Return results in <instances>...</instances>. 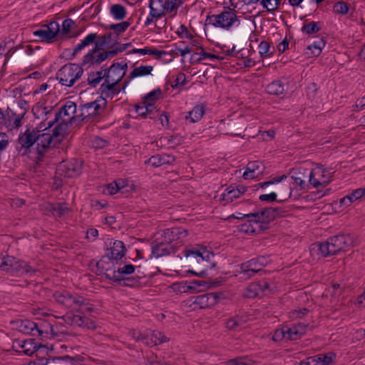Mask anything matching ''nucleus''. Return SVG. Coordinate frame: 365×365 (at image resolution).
<instances>
[{"label": "nucleus", "mask_w": 365, "mask_h": 365, "mask_svg": "<svg viewBox=\"0 0 365 365\" xmlns=\"http://www.w3.org/2000/svg\"><path fill=\"white\" fill-rule=\"evenodd\" d=\"M334 356V354L331 352L325 354H318L301 361L299 365H329L333 360Z\"/></svg>", "instance_id": "obj_19"}, {"label": "nucleus", "mask_w": 365, "mask_h": 365, "mask_svg": "<svg viewBox=\"0 0 365 365\" xmlns=\"http://www.w3.org/2000/svg\"><path fill=\"white\" fill-rule=\"evenodd\" d=\"M314 175H315V172L314 170H312L309 173V183L314 187H318L319 186H323V187H325L326 185H327L331 180L329 179L327 180H323V181H320L318 179H316L314 178Z\"/></svg>", "instance_id": "obj_50"}, {"label": "nucleus", "mask_w": 365, "mask_h": 365, "mask_svg": "<svg viewBox=\"0 0 365 365\" xmlns=\"http://www.w3.org/2000/svg\"><path fill=\"white\" fill-rule=\"evenodd\" d=\"M333 9L336 14L345 15L349 12V6L348 3L339 1L334 4Z\"/></svg>", "instance_id": "obj_51"}, {"label": "nucleus", "mask_w": 365, "mask_h": 365, "mask_svg": "<svg viewBox=\"0 0 365 365\" xmlns=\"http://www.w3.org/2000/svg\"><path fill=\"white\" fill-rule=\"evenodd\" d=\"M173 289L180 292H192V287L189 285L188 282L173 284Z\"/></svg>", "instance_id": "obj_59"}, {"label": "nucleus", "mask_w": 365, "mask_h": 365, "mask_svg": "<svg viewBox=\"0 0 365 365\" xmlns=\"http://www.w3.org/2000/svg\"><path fill=\"white\" fill-rule=\"evenodd\" d=\"M316 246L322 257H327L346 252L354 246V239L349 234H339L329 237L324 242L317 244Z\"/></svg>", "instance_id": "obj_2"}, {"label": "nucleus", "mask_w": 365, "mask_h": 365, "mask_svg": "<svg viewBox=\"0 0 365 365\" xmlns=\"http://www.w3.org/2000/svg\"><path fill=\"white\" fill-rule=\"evenodd\" d=\"M76 112V104L73 101H67L58 111L56 113L55 118L48 123V128H51L55 123L61 120L62 116H68L71 118V114H74Z\"/></svg>", "instance_id": "obj_18"}, {"label": "nucleus", "mask_w": 365, "mask_h": 365, "mask_svg": "<svg viewBox=\"0 0 365 365\" xmlns=\"http://www.w3.org/2000/svg\"><path fill=\"white\" fill-rule=\"evenodd\" d=\"M75 24V21L71 19H66L63 21L61 34L63 35L71 33L72 26Z\"/></svg>", "instance_id": "obj_60"}, {"label": "nucleus", "mask_w": 365, "mask_h": 365, "mask_svg": "<svg viewBox=\"0 0 365 365\" xmlns=\"http://www.w3.org/2000/svg\"><path fill=\"white\" fill-rule=\"evenodd\" d=\"M210 284V285H207V282L202 280H192L189 282V285L192 287V292H199L200 289L198 288L201 286L206 287L207 288L211 287H217L220 284V282L217 281H215Z\"/></svg>", "instance_id": "obj_43"}, {"label": "nucleus", "mask_w": 365, "mask_h": 365, "mask_svg": "<svg viewBox=\"0 0 365 365\" xmlns=\"http://www.w3.org/2000/svg\"><path fill=\"white\" fill-rule=\"evenodd\" d=\"M48 206V210L52 212L53 215L57 216L58 217H62L68 210V207L61 203L56 205L49 204Z\"/></svg>", "instance_id": "obj_46"}, {"label": "nucleus", "mask_w": 365, "mask_h": 365, "mask_svg": "<svg viewBox=\"0 0 365 365\" xmlns=\"http://www.w3.org/2000/svg\"><path fill=\"white\" fill-rule=\"evenodd\" d=\"M104 55V51L92 48L83 56L81 62L82 66H85L88 65L91 66L94 65H100L102 62L107 59Z\"/></svg>", "instance_id": "obj_16"}, {"label": "nucleus", "mask_w": 365, "mask_h": 365, "mask_svg": "<svg viewBox=\"0 0 365 365\" xmlns=\"http://www.w3.org/2000/svg\"><path fill=\"white\" fill-rule=\"evenodd\" d=\"M34 35L40 38L41 41L51 43L55 40H65L66 37L60 36L59 25L56 21H51L48 24H43L40 29L34 31Z\"/></svg>", "instance_id": "obj_8"}, {"label": "nucleus", "mask_w": 365, "mask_h": 365, "mask_svg": "<svg viewBox=\"0 0 365 365\" xmlns=\"http://www.w3.org/2000/svg\"><path fill=\"white\" fill-rule=\"evenodd\" d=\"M284 339H287V327L275 330L272 336V340L274 341H280Z\"/></svg>", "instance_id": "obj_57"}, {"label": "nucleus", "mask_w": 365, "mask_h": 365, "mask_svg": "<svg viewBox=\"0 0 365 365\" xmlns=\"http://www.w3.org/2000/svg\"><path fill=\"white\" fill-rule=\"evenodd\" d=\"M265 264L266 259L264 257H259L241 264L240 269L242 273L247 274L250 277L255 274L261 272Z\"/></svg>", "instance_id": "obj_15"}, {"label": "nucleus", "mask_w": 365, "mask_h": 365, "mask_svg": "<svg viewBox=\"0 0 365 365\" xmlns=\"http://www.w3.org/2000/svg\"><path fill=\"white\" fill-rule=\"evenodd\" d=\"M165 245H168L167 243H164V240L162 239L160 242H157L155 240L153 242V245L152 247V254L156 257H160L165 256V253H160L161 247Z\"/></svg>", "instance_id": "obj_54"}, {"label": "nucleus", "mask_w": 365, "mask_h": 365, "mask_svg": "<svg viewBox=\"0 0 365 365\" xmlns=\"http://www.w3.org/2000/svg\"><path fill=\"white\" fill-rule=\"evenodd\" d=\"M239 231L244 233H256L260 232L262 230L255 225L254 217H250L246 222L239 226Z\"/></svg>", "instance_id": "obj_35"}, {"label": "nucleus", "mask_w": 365, "mask_h": 365, "mask_svg": "<svg viewBox=\"0 0 365 365\" xmlns=\"http://www.w3.org/2000/svg\"><path fill=\"white\" fill-rule=\"evenodd\" d=\"M237 21H238L237 11L230 6H225L224 11L220 14L207 16L206 19L207 23L222 29L230 28Z\"/></svg>", "instance_id": "obj_6"}, {"label": "nucleus", "mask_w": 365, "mask_h": 365, "mask_svg": "<svg viewBox=\"0 0 365 365\" xmlns=\"http://www.w3.org/2000/svg\"><path fill=\"white\" fill-rule=\"evenodd\" d=\"M284 211L280 207H265L260 211L244 215V217H254L255 225L261 230L269 228V222L274 221L277 217L282 216Z\"/></svg>", "instance_id": "obj_4"}, {"label": "nucleus", "mask_w": 365, "mask_h": 365, "mask_svg": "<svg viewBox=\"0 0 365 365\" xmlns=\"http://www.w3.org/2000/svg\"><path fill=\"white\" fill-rule=\"evenodd\" d=\"M135 269V267L133 264H126L121 268H118V270H115V276L117 278H123L128 274H131L134 272Z\"/></svg>", "instance_id": "obj_49"}, {"label": "nucleus", "mask_w": 365, "mask_h": 365, "mask_svg": "<svg viewBox=\"0 0 365 365\" xmlns=\"http://www.w3.org/2000/svg\"><path fill=\"white\" fill-rule=\"evenodd\" d=\"M266 91L270 95L279 96L284 92V86L281 81H274L267 86Z\"/></svg>", "instance_id": "obj_36"}, {"label": "nucleus", "mask_w": 365, "mask_h": 365, "mask_svg": "<svg viewBox=\"0 0 365 365\" xmlns=\"http://www.w3.org/2000/svg\"><path fill=\"white\" fill-rule=\"evenodd\" d=\"M82 63L76 64L69 63L63 66L56 73V78L60 84L67 87L74 85L83 73Z\"/></svg>", "instance_id": "obj_3"}, {"label": "nucleus", "mask_w": 365, "mask_h": 365, "mask_svg": "<svg viewBox=\"0 0 365 365\" xmlns=\"http://www.w3.org/2000/svg\"><path fill=\"white\" fill-rule=\"evenodd\" d=\"M53 298L60 304L67 308H76L81 301V296L76 293H71L67 290L56 291L53 294Z\"/></svg>", "instance_id": "obj_13"}, {"label": "nucleus", "mask_w": 365, "mask_h": 365, "mask_svg": "<svg viewBox=\"0 0 365 365\" xmlns=\"http://www.w3.org/2000/svg\"><path fill=\"white\" fill-rule=\"evenodd\" d=\"M188 231L182 227H172L170 229H165L163 231L161 235L164 243L168 245H175V247L182 246L183 245V240L187 236Z\"/></svg>", "instance_id": "obj_11"}, {"label": "nucleus", "mask_w": 365, "mask_h": 365, "mask_svg": "<svg viewBox=\"0 0 365 365\" xmlns=\"http://www.w3.org/2000/svg\"><path fill=\"white\" fill-rule=\"evenodd\" d=\"M110 12L116 20H123L127 14L125 6L118 4L112 5Z\"/></svg>", "instance_id": "obj_38"}, {"label": "nucleus", "mask_w": 365, "mask_h": 365, "mask_svg": "<svg viewBox=\"0 0 365 365\" xmlns=\"http://www.w3.org/2000/svg\"><path fill=\"white\" fill-rule=\"evenodd\" d=\"M121 68L120 67V63H113L109 68L103 69L105 80L108 83L110 79H116L120 76V81L123 79L125 76V72L120 73Z\"/></svg>", "instance_id": "obj_28"}, {"label": "nucleus", "mask_w": 365, "mask_h": 365, "mask_svg": "<svg viewBox=\"0 0 365 365\" xmlns=\"http://www.w3.org/2000/svg\"><path fill=\"white\" fill-rule=\"evenodd\" d=\"M117 44H118L117 39H113V41H107L105 36L98 35L93 48L103 51L106 47L108 48H113Z\"/></svg>", "instance_id": "obj_31"}, {"label": "nucleus", "mask_w": 365, "mask_h": 365, "mask_svg": "<svg viewBox=\"0 0 365 365\" xmlns=\"http://www.w3.org/2000/svg\"><path fill=\"white\" fill-rule=\"evenodd\" d=\"M205 58L213 59L214 58H217V55L207 53L202 50L200 53H195L192 56L190 63L192 64L200 63Z\"/></svg>", "instance_id": "obj_42"}, {"label": "nucleus", "mask_w": 365, "mask_h": 365, "mask_svg": "<svg viewBox=\"0 0 365 365\" xmlns=\"http://www.w3.org/2000/svg\"><path fill=\"white\" fill-rule=\"evenodd\" d=\"M365 195V187L358 188L353 190L350 194L347 195L349 197L351 202H354L358 199H360Z\"/></svg>", "instance_id": "obj_58"}, {"label": "nucleus", "mask_w": 365, "mask_h": 365, "mask_svg": "<svg viewBox=\"0 0 365 365\" xmlns=\"http://www.w3.org/2000/svg\"><path fill=\"white\" fill-rule=\"evenodd\" d=\"M132 336L136 341H141L146 345H150L148 336L144 334H142L140 331L133 330L132 332Z\"/></svg>", "instance_id": "obj_56"}, {"label": "nucleus", "mask_w": 365, "mask_h": 365, "mask_svg": "<svg viewBox=\"0 0 365 365\" xmlns=\"http://www.w3.org/2000/svg\"><path fill=\"white\" fill-rule=\"evenodd\" d=\"M142 104L144 107V110H145V112H147L148 115H152L150 116V118L154 119L156 117L159 116V112L156 109V107L153 103L146 101L145 103Z\"/></svg>", "instance_id": "obj_52"}, {"label": "nucleus", "mask_w": 365, "mask_h": 365, "mask_svg": "<svg viewBox=\"0 0 365 365\" xmlns=\"http://www.w3.org/2000/svg\"><path fill=\"white\" fill-rule=\"evenodd\" d=\"M123 188V185L119 181H114L107 185V191L110 195H114L120 192Z\"/></svg>", "instance_id": "obj_55"}, {"label": "nucleus", "mask_w": 365, "mask_h": 365, "mask_svg": "<svg viewBox=\"0 0 365 365\" xmlns=\"http://www.w3.org/2000/svg\"><path fill=\"white\" fill-rule=\"evenodd\" d=\"M81 301L82 302H80L77 304L76 307L78 308L77 312L84 314L85 312H91L93 311V305L89 302V299L81 296Z\"/></svg>", "instance_id": "obj_47"}, {"label": "nucleus", "mask_w": 365, "mask_h": 365, "mask_svg": "<svg viewBox=\"0 0 365 365\" xmlns=\"http://www.w3.org/2000/svg\"><path fill=\"white\" fill-rule=\"evenodd\" d=\"M184 253L187 263L199 271L188 270V273L204 277L207 274L206 269L216 267V262L211 261V257H213L215 254L213 252L207 250L205 247L200 246L199 248L187 249Z\"/></svg>", "instance_id": "obj_1"}, {"label": "nucleus", "mask_w": 365, "mask_h": 365, "mask_svg": "<svg viewBox=\"0 0 365 365\" xmlns=\"http://www.w3.org/2000/svg\"><path fill=\"white\" fill-rule=\"evenodd\" d=\"M125 252L126 248L124 243L120 240H115L113 245L107 250L106 255L113 260L118 261L125 256Z\"/></svg>", "instance_id": "obj_21"}, {"label": "nucleus", "mask_w": 365, "mask_h": 365, "mask_svg": "<svg viewBox=\"0 0 365 365\" xmlns=\"http://www.w3.org/2000/svg\"><path fill=\"white\" fill-rule=\"evenodd\" d=\"M19 348L21 350L16 349V351H21L27 356H31L34 353L41 354L43 351L48 354V351L53 350V346L50 347L47 344H37L35 339H28L24 340L15 339L13 342V349Z\"/></svg>", "instance_id": "obj_7"}, {"label": "nucleus", "mask_w": 365, "mask_h": 365, "mask_svg": "<svg viewBox=\"0 0 365 365\" xmlns=\"http://www.w3.org/2000/svg\"><path fill=\"white\" fill-rule=\"evenodd\" d=\"M36 148L34 150V154L36 156L34 160L36 165H39L43 161L46 153L50 148L52 141L55 139L48 133L42 134L38 133L36 134Z\"/></svg>", "instance_id": "obj_9"}, {"label": "nucleus", "mask_w": 365, "mask_h": 365, "mask_svg": "<svg viewBox=\"0 0 365 365\" xmlns=\"http://www.w3.org/2000/svg\"><path fill=\"white\" fill-rule=\"evenodd\" d=\"M240 197L239 192L235 188V184L230 185L222 195L221 201L225 202L224 204L232 202L234 199Z\"/></svg>", "instance_id": "obj_34"}, {"label": "nucleus", "mask_w": 365, "mask_h": 365, "mask_svg": "<svg viewBox=\"0 0 365 365\" xmlns=\"http://www.w3.org/2000/svg\"><path fill=\"white\" fill-rule=\"evenodd\" d=\"M320 22L311 21L308 24H305L302 27V31L307 34H314L320 31V27L318 26V24Z\"/></svg>", "instance_id": "obj_48"}, {"label": "nucleus", "mask_w": 365, "mask_h": 365, "mask_svg": "<svg viewBox=\"0 0 365 365\" xmlns=\"http://www.w3.org/2000/svg\"><path fill=\"white\" fill-rule=\"evenodd\" d=\"M39 130H33L30 131L26 130L24 133L20 134L18 138V143L21 145V148H24V154L31 153V148L36 143V134L38 133Z\"/></svg>", "instance_id": "obj_17"}, {"label": "nucleus", "mask_w": 365, "mask_h": 365, "mask_svg": "<svg viewBox=\"0 0 365 365\" xmlns=\"http://www.w3.org/2000/svg\"><path fill=\"white\" fill-rule=\"evenodd\" d=\"M78 118L77 116H72L68 120L62 119L61 122L56 125L53 128L51 135L58 143H61L65 134L68 129V124H71L73 121Z\"/></svg>", "instance_id": "obj_20"}, {"label": "nucleus", "mask_w": 365, "mask_h": 365, "mask_svg": "<svg viewBox=\"0 0 365 365\" xmlns=\"http://www.w3.org/2000/svg\"><path fill=\"white\" fill-rule=\"evenodd\" d=\"M269 283L264 280L252 283L247 288V294L249 297H255L259 294V292H264L269 288Z\"/></svg>", "instance_id": "obj_29"}, {"label": "nucleus", "mask_w": 365, "mask_h": 365, "mask_svg": "<svg viewBox=\"0 0 365 365\" xmlns=\"http://www.w3.org/2000/svg\"><path fill=\"white\" fill-rule=\"evenodd\" d=\"M153 67L152 66H140L135 68L130 73V78L147 76L151 73Z\"/></svg>", "instance_id": "obj_41"}, {"label": "nucleus", "mask_w": 365, "mask_h": 365, "mask_svg": "<svg viewBox=\"0 0 365 365\" xmlns=\"http://www.w3.org/2000/svg\"><path fill=\"white\" fill-rule=\"evenodd\" d=\"M325 44L326 40L322 37L318 41H314L312 44L309 45L307 49L311 51L314 56H318L322 53V50L325 46Z\"/></svg>", "instance_id": "obj_40"}, {"label": "nucleus", "mask_w": 365, "mask_h": 365, "mask_svg": "<svg viewBox=\"0 0 365 365\" xmlns=\"http://www.w3.org/2000/svg\"><path fill=\"white\" fill-rule=\"evenodd\" d=\"M205 106L202 104L196 105L185 116V119L190 120L191 123H196L200 120L205 114Z\"/></svg>", "instance_id": "obj_33"}, {"label": "nucleus", "mask_w": 365, "mask_h": 365, "mask_svg": "<svg viewBox=\"0 0 365 365\" xmlns=\"http://www.w3.org/2000/svg\"><path fill=\"white\" fill-rule=\"evenodd\" d=\"M166 2L167 0H150L149 8L152 14L155 15L156 14V15L164 16L165 15Z\"/></svg>", "instance_id": "obj_32"}, {"label": "nucleus", "mask_w": 365, "mask_h": 365, "mask_svg": "<svg viewBox=\"0 0 365 365\" xmlns=\"http://www.w3.org/2000/svg\"><path fill=\"white\" fill-rule=\"evenodd\" d=\"M16 329L20 332L26 334L35 336V331L38 333V336H42L45 332L48 334V331H44L41 329L42 325L39 327L36 323L29 319H19L11 322Z\"/></svg>", "instance_id": "obj_14"}, {"label": "nucleus", "mask_w": 365, "mask_h": 365, "mask_svg": "<svg viewBox=\"0 0 365 365\" xmlns=\"http://www.w3.org/2000/svg\"><path fill=\"white\" fill-rule=\"evenodd\" d=\"M107 279L118 282L119 284L125 287H135L140 284V277H124L123 278H117L115 276V270L113 272V274H107Z\"/></svg>", "instance_id": "obj_24"}, {"label": "nucleus", "mask_w": 365, "mask_h": 365, "mask_svg": "<svg viewBox=\"0 0 365 365\" xmlns=\"http://www.w3.org/2000/svg\"><path fill=\"white\" fill-rule=\"evenodd\" d=\"M262 163L259 161L250 162L247 164V170L248 172H252L253 173L255 171H259L257 174H260L263 172V169H261Z\"/></svg>", "instance_id": "obj_61"}, {"label": "nucleus", "mask_w": 365, "mask_h": 365, "mask_svg": "<svg viewBox=\"0 0 365 365\" xmlns=\"http://www.w3.org/2000/svg\"><path fill=\"white\" fill-rule=\"evenodd\" d=\"M162 94V91L160 88H158L155 90L152 91L151 92L148 93L146 96H144L142 103H145L146 101H157L160 96Z\"/></svg>", "instance_id": "obj_53"}, {"label": "nucleus", "mask_w": 365, "mask_h": 365, "mask_svg": "<svg viewBox=\"0 0 365 365\" xmlns=\"http://www.w3.org/2000/svg\"><path fill=\"white\" fill-rule=\"evenodd\" d=\"M98 34L96 33H91L88 34L82 41L83 45L86 47L94 44L96 42Z\"/></svg>", "instance_id": "obj_62"}, {"label": "nucleus", "mask_w": 365, "mask_h": 365, "mask_svg": "<svg viewBox=\"0 0 365 365\" xmlns=\"http://www.w3.org/2000/svg\"><path fill=\"white\" fill-rule=\"evenodd\" d=\"M308 325L298 324L292 327H287V340H297L305 334Z\"/></svg>", "instance_id": "obj_27"}, {"label": "nucleus", "mask_w": 365, "mask_h": 365, "mask_svg": "<svg viewBox=\"0 0 365 365\" xmlns=\"http://www.w3.org/2000/svg\"><path fill=\"white\" fill-rule=\"evenodd\" d=\"M113 261V259L105 255L96 263V267L98 270L103 273L106 279L107 274H113V272L115 270L114 269L115 264Z\"/></svg>", "instance_id": "obj_25"}, {"label": "nucleus", "mask_w": 365, "mask_h": 365, "mask_svg": "<svg viewBox=\"0 0 365 365\" xmlns=\"http://www.w3.org/2000/svg\"><path fill=\"white\" fill-rule=\"evenodd\" d=\"M82 170V161L76 158L61 162L56 168V173L67 178L79 175Z\"/></svg>", "instance_id": "obj_12"}, {"label": "nucleus", "mask_w": 365, "mask_h": 365, "mask_svg": "<svg viewBox=\"0 0 365 365\" xmlns=\"http://www.w3.org/2000/svg\"><path fill=\"white\" fill-rule=\"evenodd\" d=\"M87 110V113H82L81 115H77V118L81 120L85 119H91L93 117H96L100 115V110H103L98 103V101H94L87 103L82 106V110Z\"/></svg>", "instance_id": "obj_22"}, {"label": "nucleus", "mask_w": 365, "mask_h": 365, "mask_svg": "<svg viewBox=\"0 0 365 365\" xmlns=\"http://www.w3.org/2000/svg\"><path fill=\"white\" fill-rule=\"evenodd\" d=\"M76 325L80 327H86L88 329H95L96 328V322L84 316L78 314V318H76Z\"/></svg>", "instance_id": "obj_39"}, {"label": "nucleus", "mask_w": 365, "mask_h": 365, "mask_svg": "<svg viewBox=\"0 0 365 365\" xmlns=\"http://www.w3.org/2000/svg\"><path fill=\"white\" fill-rule=\"evenodd\" d=\"M73 356L63 355L59 356H46L45 364L46 365H71Z\"/></svg>", "instance_id": "obj_30"}, {"label": "nucleus", "mask_w": 365, "mask_h": 365, "mask_svg": "<svg viewBox=\"0 0 365 365\" xmlns=\"http://www.w3.org/2000/svg\"><path fill=\"white\" fill-rule=\"evenodd\" d=\"M103 78L105 79V75L102 68L99 71L91 72L88 74L87 81L88 85L95 88Z\"/></svg>", "instance_id": "obj_37"}, {"label": "nucleus", "mask_w": 365, "mask_h": 365, "mask_svg": "<svg viewBox=\"0 0 365 365\" xmlns=\"http://www.w3.org/2000/svg\"><path fill=\"white\" fill-rule=\"evenodd\" d=\"M260 4L267 11H274L278 9V6H274L273 0H261Z\"/></svg>", "instance_id": "obj_63"}, {"label": "nucleus", "mask_w": 365, "mask_h": 365, "mask_svg": "<svg viewBox=\"0 0 365 365\" xmlns=\"http://www.w3.org/2000/svg\"><path fill=\"white\" fill-rule=\"evenodd\" d=\"M130 25V22L123 21L118 24L110 25L109 29L114 31L116 34V38L115 39H117L118 41L119 35L125 31Z\"/></svg>", "instance_id": "obj_44"}, {"label": "nucleus", "mask_w": 365, "mask_h": 365, "mask_svg": "<svg viewBox=\"0 0 365 365\" xmlns=\"http://www.w3.org/2000/svg\"><path fill=\"white\" fill-rule=\"evenodd\" d=\"M174 156L163 154L151 156L145 163L151 165L154 168L160 167L163 165H170L175 161Z\"/></svg>", "instance_id": "obj_26"}, {"label": "nucleus", "mask_w": 365, "mask_h": 365, "mask_svg": "<svg viewBox=\"0 0 365 365\" xmlns=\"http://www.w3.org/2000/svg\"><path fill=\"white\" fill-rule=\"evenodd\" d=\"M168 340V337L165 336L162 332L154 331L151 338L149 339V342L150 343V346L160 344L167 341Z\"/></svg>", "instance_id": "obj_45"}, {"label": "nucleus", "mask_w": 365, "mask_h": 365, "mask_svg": "<svg viewBox=\"0 0 365 365\" xmlns=\"http://www.w3.org/2000/svg\"><path fill=\"white\" fill-rule=\"evenodd\" d=\"M120 76L116 78V79H110V81L106 83V80L101 85L100 91L101 95L105 94L107 97L110 96H115L118 95L120 92V89L118 87L120 81Z\"/></svg>", "instance_id": "obj_23"}, {"label": "nucleus", "mask_w": 365, "mask_h": 365, "mask_svg": "<svg viewBox=\"0 0 365 365\" xmlns=\"http://www.w3.org/2000/svg\"><path fill=\"white\" fill-rule=\"evenodd\" d=\"M0 269L3 271L11 272L12 274H34L36 272V269L31 267L27 262L17 259L16 258L9 255H1L0 260Z\"/></svg>", "instance_id": "obj_5"}, {"label": "nucleus", "mask_w": 365, "mask_h": 365, "mask_svg": "<svg viewBox=\"0 0 365 365\" xmlns=\"http://www.w3.org/2000/svg\"><path fill=\"white\" fill-rule=\"evenodd\" d=\"M269 43L267 41H263L259 45V53L261 56H269L270 54H267L269 49Z\"/></svg>", "instance_id": "obj_64"}, {"label": "nucleus", "mask_w": 365, "mask_h": 365, "mask_svg": "<svg viewBox=\"0 0 365 365\" xmlns=\"http://www.w3.org/2000/svg\"><path fill=\"white\" fill-rule=\"evenodd\" d=\"M222 292H209L190 297V306L194 305L193 309H205L215 305L219 299L222 297Z\"/></svg>", "instance_id": "obj_10"}]
</instances>
